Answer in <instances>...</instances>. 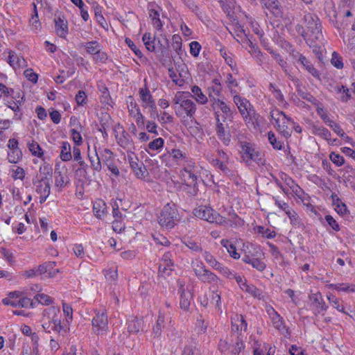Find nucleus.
Returning a JSON list of instances; mask_svg holds the SVG:
<instances>
[{
  "mask_svg": "<svg viewBox=\"0 0 355 355\" xmlns=\"http://www.w3.org/2000/svg\"><path fill=\"white\" fill-rule=\"evenodd\" d=\"M40 322L45 332H53L58 337H64L69 331L65 324H61V314L58 307L51 306L44 309Z\"/></svg>",
  "mask_w": 355,
  "mask_h": 355,
  "instance_id": "nucleus-1",
  "label": "nucleus"
},
{
  "mask_svg": "<svg viewBox=\"0 0 355 355\" xmlns=\"http://www.w3.org/2000/svg\"><path fill=\"white\" fill-rule=\"evenodd\" d=\"M191 94L189 92H177L173 98V107L175 110V114L181 116L184 112L191 120L194 119L196 111L195 103L189 98Z\"/></svg>",
  "mask_w": 355,
  "mask_h": 355,
  "instance_id": "nucleus-2",
  "label": "nucleus"
},
{
  "mask_svg": "<svg viewBox=\"0 0 355 355\" xmlns=\"http://www.w3.org/2000/svg\"><path fill=\"white\" fill-rule=\"evenodd\" d=\"M178 211L173 203H167L162 209L159 216L158 223L166 229H171L178 218Z\"/></svg>",
  "mask_w": 355,
  "mask_h": 355,
  "instance_id": "nucleus-3",
  "label": "nucleus"
},
{
  "mask_svg": "<svg viewBox=\"0 0 355 355\" xmlns=\"http://www.w3.org/2000/svg\"><path fill=\"white\" fill-rule=\"evenodd\" d=\"M233 120L219 119L218 114H216V133L218 138L225 146H229L231 142V128Z\"/></svg>",
  "mask_w": 355,
  "mask_h": 355,
  "instance_id": "nucleus-4",
  "label": "nucleus"
},
{
  "mask_svg": "<svg viewBox=\"0 0 355 355\" xmlns=\"http://www.w3.org/2000/svg\"><path fill=\"white\" fill-rule=\"evenodd\" d=\"M194 214L198 218L207 220L209 223H215L218 225H223L226 222L224 217L220 216L212 208L207 206H200L194 210Z\"/></svg>",
  "mask_w": 355,
  "mask_h": 355,
  "instance_id": "nucleus-5",
  "label": "nucleus"
},
{
  "mask_svg": "<svg viewBox=\"0 0 355 355\" xmlns=\"http://www.w3.org/2000/svg\"><path fill=\"white\" fill-rule=\"evenodd\" d=\"M234 103L236 105L238 110L243 116L246 123H250L253 118L255 119L256 114L254 110L252 108L250 102L244 98H242L238 94H234L233 96Z\"/></svg>",
  "mask_w": 355,
  "mask_h": 355,
  "instance_id": "nucleus-6",
  "label": "nucleus"
},
{
  "mask_svg": "<svg viewBox=\"0 0 355 355\" xmlns=\"http://www.w3.org/2000/svg\"><path fill=\"white\" fill-rule=\"evenodd\" d=\"M270 117L275 122L277 130L285 137L291 136V132L288 128V122L291 119L287 117L285 113L279 110H272L270 112Z\"/></svg>",
  "mask_w": 355,
  "mask_h": 355,
  "instance_id": "nucleus-7",
  "label": "nucleus"
},
{
  "mask_svg": "<svg viewBox=\"0 0 355 355\" xmlns=\"http://www.w3.org/2000/svg\"><path fill=\"white\" fill-rule=\"evenodd\" d=\"M209 96L213 97L211 107L214 111L215 119H216V114H218L219 119L232 120L233 119V112H232L229 105H227L223 101L216 98L211 93Z\"/></svg>",
  "mask_w": 355,
  "mask_h": 355,
  "instance_id": "nucleus-8",
  "label": "nucleus"
},
{
  "mask_svg": "<svg viewBox=\"0 0 355 355\" xmlns=\"http://www.w3.org/2000/svg\"><path fill=\"white\" fill-rule=\"evenodd\" d=\"M241 148L242 157L246 164H250L252 162H255L258 164H263V160L261 154L247 142H240Z\"/></svg>",
  "mask_w": 355,
  "mask_h": 355,
  "instance_id": "nucleus-9",
  "label": "nucleus"
},
{
  "mask_svg": "<svg viewBox=\"0 0 355 355\" xmlns=\"http://www.w3.org/2000/svg\"><path fill=\"white\" fill-rule=\"evenodd\" d=\"M128 159L131 169L138 179L142 180L148 175V172L146 168V166L143 162H139V159L135 153L132 152L128 153Z\"/></svg>",
  "mask_w": 355,
  "mask_h": 355,
  "instance_id": "nucleus-10",
  "label": "nucleus"
},
{
  "mask_svg": "<svg viewBox=\"0 0 355 355\" xmlns=\"http://www.w3.org/2000/svg\"><path fill=\"white\" fill-rule=\"evenodd\" d=\"M304 20L308 30L311 33L315 40H319L322 37L321 24L320 19L315 15L308 13L304 16Z\"/></svg>",
  "mask_w": 355,
  "mask_h": 355,
  "instance_id": "nucleus-11",
  "label": "nucleus"
},
{
  "mask_svg": "<svg viewBox=\"0 0 355 355\" xmlns=\"http://www.w3.org/2000/svg\"><path fill=\"white\" fill-rule=\"evenodd\" d=\"M92 328L95 334L103 335L108 330V320L105 312L97 311L92 320Z\"/></svg>",
  "mask_w": 355,
  "mask_h": 355,
  "instance_id": "nucleus-12",
  "label": "nucleus"
},
{
  "mask_svg": "<svg viewBox=\"0 0 355 355\" xmlns=\"http://www.w3.org/2000/svg\"><path fill=\"white\" fill-rule=\"evenodd\" d=\"M180 177L182 182L187 187L191 188L190 191L193 195L197 193V176L191 171L188 169H184L180 171Z\"/></svg>",
  "mask_w": 355,
  "mask_h": 355,
  "instance_id": "nucleus-13",
  "label": "nucleus"
},
{
  "mask_svg": "<svg viewBox=\"0 0 355 355\" xmlns=\"http://www.w3.org/2000/svg\"><path fill=\"white\" fill-rule=\"evenodd\" d=\"M291 80L295 85L297 92L302 98L310 102L311 104L314 105H318V101L312 94H311V93H309L307 91H304L300 88L301 83L298 78L292 77Z\"/></svg>",
  "mask_w": 355,
  "mask_h": 355,
  "instance_id": "nucleus-14",
  "label": "nucleus"
},
{
  "mask_svg": "<svg viewBox=\"0 0 355 355\" xmlns=\"http://www.w3.org/2000/svg\"><path fill=\"white\" fill-rule=\"evenodd\" d=\"M179 285V293H180V305L182 309L187 311L190 306L191 295L188 292H185L184 284L181 282H178Z\"/></svg>",
  "mask_w": 355,
  "mask_h": 355,
  "instance_id": "nucleus-15",
  "label": "nucleus"
},
{
  "mask_svg": "<svg viewBox=\"0 0 355 355\" xmlns=\"http://www.w3.org/2000/svg\"><path fill=\"white\" fill-rule=\"evenodd\" d=\"M139 95L144 107H148L155 103L146 84L144 87L139 89Z\"/></svg>",
  "mask_w": 355,
  "mask_h": 355,
  "instance_id": "nucleus-16",
  "label": "nucleus"
},
{
  "mask_svg": "<svg viewBox=\"0 0 355 355\" xmlns=\"http://www.w3.org/2000/svg\"><path fill=\"white\" fill-rule=\"evenodd\" d=\"M55 32L57 35L64 38L68 33V23L67 21L61 17L55 19Z\"/></svg>",
  "mask_w": 355,
  "mask_h": 355,
  "instance_id": "nucleus-17",
  "label": "nucleus"
},
{
  "mask_svg": "<svg viewBox=\"0 0 355 355\" xmlns=\"http://www.w3.org/2000/svg\"><path fill=\"white\" fill-rule=\"evenodd\" d=\"M310 300L312 302V304L314 308L318 311V313L320 311H325L327 309V306L322 299V295L320 293H313L309 296Z\"/></svg>",
  "mask_w": 355,
  "mask_h": 355,
  "instance_id": "nucleus-18",
  "label": "nucleus"
},
{
  "mask_svg": "<svg viewBox=\"0 0 355 355\" xmlns=\"http://www.w3.org/2000/svg\"><path fill=\"white\" fill-rule=\"evenodd\" d=\"M2 302L5 305H10L13 307L19 306V307L24 308V307L28 306V305L30 302V298L26 297H21L19 300H17V299L11 300L10 298H4V299H3Z\"/></svg>",
  "mask_w": 355,
  "mask_h": 355,
  "instance_id": "nucleus-19",
  "label": "nucleus"
},
{
  "mask_svg": "<svg viewBox=\"0 0 355 355\" xmlns=\"http://www.w3.org/2000/svg\"><path fill=\"white\" fill-rule=\"evenodd\" d=\"M60 157L63 162H67L71 159L72 154L71 150V146L69 142L62 141L61 143V151Z\"/></svg>",
  "mask_w": 355,
  "mask_h": 355,
  "instance_id": "nucleus-20",
  "label": "nucleus"
},
{
  "mask_svg": "<svg viewBox=\"0 0 355 355\" xmlns=\"http://www.w3.org/2000/svg\"><path fill=\"white\" fill-rule=\"evenodd\" d=\"M242 290L254 297L261 299L263 297L262 291L252 284H243Z\"/></svg>",
  "mask_w": 355,
  "mask_h": 355,
  "instance_id": "nucleus-21",
  "label": "nucleus"
},
{
  "mask_svg": "<svg viewBox=\"0 0 355 355\" xmlns=\"http://www.w3.org/2000/svg\"><path fill=\"white\" fill-rule=\"evenodd\" d=\"M73 159L76 162H78V164L80 166V168L77 169L76 172L81 171H86V168L87 167V164L84 162L80 150L78 147H73Z\"/></svg>",
  "mask_w": 355,
  "mask_h": 355,
  "instance_id": "nucleus-22",
  "label": "nucleus"
},
{
  "mask_svg": "<svg viewBox=\"0 0 355 355\" xmlns=\"http://www.w3.org/2000/svg\"><path fill=\"white\" fill-rule=\"evenodd\" d=\"M198 279L204 283H216L218 280V277L211 271L207 269L205 272L198 277Z\"/></svg>",
  "mask_w": 355,
  "mask_h": 355,
  "instance_id": "nucleus-23",
  "label": "nucleus"
},
{
  "mask_svg": "<svg viewBox=\"0 0 355 355\" xmlns=\"http://www.w3.org/2000/svg\"><path fill=\"white\" fill-rule=\"evenodd\" d=\"M192 95L190 96H193L197 102L200 104H205L207 102V96L202 92L201 89L197 86L194 85L191 87Z\"/></svg>",
  "mask_w": 355,
  "mask_h": 355,
  "instance_id": "nucleus-24",
  "label": "nucleus"
},
{
  "mask_svg": "<svg viewBox=\"0 0 355 355\" xmlns=\"http://www.w3.org/2000/svg\"><path fill=\"white\" fill-rule=\"evenodd\" d=\"M311 130L313 134L318 135L327 141L330 140L331 132L324 127L318 126L313 124L312 125Z\"/></svg>",
  "mask_w": 355,
  "mask_h": 355,
  "instance_id": "nucleus-25",
  "label": "nucleus"
},
{
  "mask_svg": "<svg viewBox=\"0 0 355 355\" xmlns=\"http://www.w3.org/2000/svg\"><path fill=\"white\" fill-rule=\"evenodd\" d=\"M142 322L140 319L132 317L128 320V329L130 333L136 334L139 332V329L141 328Z\"/></svg>",
  "mask_w": 355,
  "mask_h": 355,
  "instance_id": "nucleus-26",
  "label": "nucleus"
},
{
  "mask_svg": "<svg viewBox=\"0 0 355 355\" xmlns=\"http://www.w3.org/2000/svg\"><path fill=\"white\" fill-rule=\"evenodd\" d=\"M300 62L301 64L314 77H319L318 71L313 67L309 60L305 56L300 57Z\"/></svg>",
  "mask_w": 355,
  "mask_h": 355,
  "instance_id": "nucleus-27",
  "label": "nucleus"
},
{
  "mask_svg": "<svg viewBox=\"0 0 355 355\" xmlns=\"http://www.w3.org/2000/svg\"><path fill=\"white\" fill-rule=\"evenodd\" d=\"M270 319L275 328L282 331L283 334H284V331H285L286 334H288V329L284 324L283 318L279 313L272 315Z\"/></svg>",
  "mask_w": 355,
  "mask_h": 355,
  "instance_id": "nucleus-28",
  "label": "nucleus"
},
{
  "mask_svg": "<svg viewBox=\"0 0 355 355\" xmlns=\"http://www.w3.org/2000/svg\"><path fill=\"white\" fill-rule=\"evenodd\" d=\"M244 347L245 346L242 338L237 334L234 340V343L230 345V354L232 355H239L241 351L244 349Z\"/></svg>",
  "mask_w": 355,
  "mask_h": 355,
  "instance_id": "nucleus-29",
  "label": "nucleus"
},
{
  "mask_svg": "<svg viewBox=\"0 0 355 355\" xmlns=\"http://www.w3.org/2000/svg\"><path fill=\"white\" fill-rule=\"evenodd\" d=\"M36 191L39 194L49 196L50 194V184L46 180H42L37 182Z\"/></svg>",
  "mask_w": 355,
  "mask_h": 355,
  "instance_id": "nucleus-30",
  "label": "nucleus"
},
{
  "mask_svg": "<svg viewBox=\"0 0 355 355\" xmlns=\"http://www.w3.org/2000/svg\"><path fill=\"white\" fill-rule=\"evenodd\" d=\"M164 326V315L159 312L155 325L153 327V332L155 337H159L162 334V329Z\"/></svg>",
  "mask_w": 355,
  "mask_h": 355,
  "instance_id": "nucleus-31",
  "label": "nucleus"
},
{
  "mask_svg": "<svg viewBox=\"0 0 355 355\" xmlns=\"http://www.w3.org/2000/svg\"><path fill=\"white\" fill-rule=\"evenodd\" d=\"M221 245L226 248L229 254L234 259H239L240 254L236 252V247L228 240H222Z\"/></svg>",
  "mask_w": 355,
  "mask_h": 355,
  "instance_id": "nucleus-32",
  "label": "nucleus"
},
{
  "mask_svg": "<svg viewBox=\"0 0 355 355\" xmlns=\"http://www.w3.org/2000/svg\"><path fill=\"white\" fill-rule=\"evenodd\" d=\"M329 286V288L337 290L338 291L355 293V284H331Z\"/></svg>",
  "mask_w": 355,
  "mask_h": 355,
  "instance_id": "nucleus-33",
  "label": "nucleus"
},
{
  "mask_svg": "<svg viewBox=\"0 0 355 355\" xmlns=\"http://www.w3.org/2000/svg\"><path fill=\"white\" fill-rule=\"evenodd\" d=\"M264 6L274 14L279 12V2L277 0H260Z\"/></svg>",
  "mask_w": 355,
  "mask_h": 355,
  "instance_id": "nucleus-34",
  "label": "nucleus"
},
{
  "mask_svg": "<svg viewBox=\"0 0 355 355\" xmlns=\"http://www.w3.org/2000/svg\"><path fill=\"white\" fill-rule=\"evenodd\" d=\"M69 180L67 176H64L61 171H55V184L57 187H63Z\"/></svg>",
  "mask_w": 355,
  "mask_h": 355,
  "instance_id": "nucleus-35",
  "label": "nucleus"
},
{
  "mask_svg": "<svg viewBox=\"0 0 355 355\" xmlns=\"http://www.w3.org/2000/svg\"><path fill=\"white\" fill-rule=\"evenodd\" d=\"M94 156H95V157L93 156H91L89 154H88V157L90 161V163H91V166L94 170H95L96 171H100L101 170L102 166H101L100 157L96 152V148H95Z\"/></svg>",
  "mask_w": 355,
  "mask_h": 355,
  "instance_id": "nucleus-36",
  "label": "nucleus"
},
{
  "mask_svg": "<svg viewBox=\"0 0 355 355\" xmlns=\"http://www.w3.org/2000/svg\"><path fill=\"white\" fill-rule=\"evenodd\" d=\"M228 89L231 94L234 95L236 94V91L235 90V87H238V82L235 78H233L232 73H227L225 81Z\"/></svg>",
  "mask_w": 355,
  "mask_h": 355,
  "instance_id": "nucleus-37",
  "label": "nucleus"
},
{
  "mask_svg": "<svg viewBox=\"0 0 355 355\" xmlns=\"http://www.w3.org/2000/svg\"><path fill=\"white\" fill-rule=\"evenodd\" d=\"M149 16L153 21V24L154 27H155L157 29H161L162 27V23L159 19V12L154 9H151L150 10L149 12Z\"/></svg>",
  "mask_w": 355,
  "mask_h": 355,
  "instance_id": "nucleus-38",
  "label": "nucleus"
},
{
  "mask_svg": "<svg viewBox=\"0 0 355 355\" xmlns=\"http://www.w3.org/2000/svg\"><path fill=\"white\" fill-rule=\"evenodd\" d=\"M83 46L85 47L87 52L93 55L98 50H101L100 44L96 41L87 42Z\"/></svg>",
  "mask_w": 355,
  "mask_h": 355,
  "instance_id": "nucleus-39",
  "label": "nucleus"
},
{
  "mask_svg": "<svg viewBox=\"0 0 355 355\" xmlns=\"http://www.w3.org/2000/svg\"><path fill=\"white\" fill-rule=\"evenodd\" d=\"M210 162L214 166L220 169L223 173H227L230 171L227 166V162H223V160H220L219 159L214 158H212L211 160H210Z\"/></svg>",
  "mask_w": 355,
  "mask_h": 355,
  "instance_id": "nucleus-40",
  "label": "nucleus"
},
{
  "mask_svg": "<svg viewBox=\"0 0 355 355\" xmlns=\"http://www.w3.org/2000/svg\"><path fill=\"white\" fill-rule=\"evenodd\" d=\"M34 299L43 305H49L53 303V300L48 295L39 293L35 295Z\"/></svg>",
  "mask_w": 355,
  "mask_h": 355,
  "instance_id": "nucleus-41",
  "label": "nucleus"
},
{
  "mask_svg": "<svg viewBox=\"0 0 355 355\" xmlns=\"http://www.w3.org/2000/svg\"><path fill=\"white\" fill-rule=\"evenodd\" d=\"M203 258L205 261L214 270L217 266H219V262L215 259V257L209 252L205 251L203 253Z\"/></svg>",
  "mask_w": 355,
  "mask_h": 355,
  "instance_id": "nucleus-42",
  "label": "nucleus"
},
{
  "mask_svg": "<svg viewBox=\"0 0 355 355\" xmlns=\"http://www.w3.org/2000/svg\"><path fill=\"white\" fill-rule=\"evenodd\" d=\"M268 138L270 144L275 149L281 150L282 148V143L277 139L276 136L273 132L270 131L268 133Z\"/></svg>",
  "mask_w": 355,
  "mask_h": 355,
  "instance_id": "nucleus-43",
  "label": "nucleus"
},
{
  "mask_svg": "<svg viewBox=\"0 0 355 355\" xmlns=\"http://www.w3.org/2000/svg\"><path fill=\"white\" fill-rule=\"evenodd\" d=\"M103 162L105 165L114 162V156L112 152L107 148H105L101 153Z\"/></svg>",
  "mask_w": 355,
  "mask_h": 355,
  "instance_id": "nucleus-44",
  "label": "nucleus"
},
{
  "mask_svg": "<svg viewBox=\"0 0 355 355\" xmlns=\"http://www.w3.org/2000/svg\"><path fill=\"white\" fill-rule=\"evenodd\" d=\"M193 270L196 276L198 277L207 270L204 263L201 261L192 262L191 263Z\"/></svg>",
  "mask_w": 355,
  "mask_h": 355,
  "instance_id": "nucleus-45",
  "label": "nucleus"
},
{
  "mask_svg": "<svg viewBox=\"0 0 355 355\" xmlns=\"http://www.w3.org/2000/svg\"><path fill=\"white\" fill-rule=\"evenodd\" d=\"M28 149L35 156L41 157L43 155L42 149L37 142L33 141L32 143L28 144Z\"/></svg>",
  "mask_w": 355,
  "mask_h": 355,
  "instance_id": "nucleus-46",
  "label": "nucleus"
},
{
  "mask_svg": "<svg viewBox=\"0 0 355 355\" xmlns=\"http://www.w3.org/2000/svg\"><path fill=\"white\" fill-rule=\"evenodd\" d=\"M172 267L173 266L171 265L160 263L159 266V274L164 277L169 276L173 270Z\"/></svg>",
  "mask_w": 355,
  "mask_h": 355,
  "instance_id": "nucleus-47",
  "label": "nucleus"
},
{
  "mask_svg": "<svg viewBox=\"0 0 355 355\" xmlns=\"http://www.w3.org/2000/svg\"><path fill=\"white\" fill-rule=\"evenodd\" d=\"M22 156L21 151L19 149H15L8 154V159L10 163H17Z\"/></svg>",
  "mask_w": 355,
  "mask_h": 355,
  "instance_id": "nucleus-48",
  "label": "nucleus"
},
{
  "mask_svg": "<svg viewBox=\"0 0 355 355\" xmlns=\"http://www.w3.org/2000/svg\"><path fill=\"white\" fill-rule=\"evenodd\" d=\"M338 93L340 94V100L343 102L348 101L351 98V94L347 87L342 85L340 87L338 88Z\"/></svg>",
  "mask_w": 355,
  "mask_h": 355,
  "instance_id": "nucleus-49",
  "label": "nucleus"
},
{
  "mask_svg": "<svg viewBox=\"0 0 355 355\" xmlns=\"http://www.w3.org/2000/svg\"><path fill=\"white\" fill-rule=\"evenodd\" d=\"M270 54L272 55L273 58L277 62L279 66L285 71H287V62L284 60V58L277 52L273 50L270 51Z\"/></svg>",
  "mask_w": 355,
  "mask_h": 355,
  "instance_id": "nucleus-50",
  "label": "nucleus"
},
{
  "mask_svg": "<svg viewBox=\"0 0 355 355\" xmlns=\"http://www.w3.org/2000/svg\"><path fill=\"white\" fill-rule=\"evenodd\" d=\"M327 298L335 309H336L340 312L345 313L343 306L339 304V300L336 296L329 294L327 295Z\"/></svg>",
  "mask_w": 355,
  "mask_h": 355,
  "instance_id": "nucleus-51",
  "label": "nucleus"
},
{
  "mask_svg": "<svg viewBox=\"0 0 355 355\" xmlns=\"http://www.w3.org/2000/svg\"><path fill=\"white\" fill-rule=\"evenodd\" d=\"M211 303L213 304L216 309L220 313H222L221 307H220V295L217 292L213 291L211 295Z\"/></svg>",
  "mask_w": 355,
  "mask_h": 355,
  "instance_id": "nucleus-52",
  "label": "nucleus"
},
{
  "mask_svg": "<svg viewBox=\"0 0 355 355\" xmlns=\"http://www.w3.org/2000/svg\"><path fill=\"white\" fill-rule=\"evenodd\" d=\"M338 136H340L342 138L349 139V137L346 135V134L344 132L343 129L340 128V126L335 123L334 121L332 123H331L329 125Z\"/></svg>",
  "mask_w": 355,
  "mask_h": 355,
  "instance_id": "nucleus-53",
  "label": "nucleus"
},
{
  "mask_svg": "<svg viewBox=\"0 0 355 355\" xmlns=\"http://www.w3.org/2000/svg\"><path fill=\"white\" fill-rule=\"evenodd\" d=\"M331 62L337 69H343V63L342 58L340 56H339V55L336 52H334L332 53Z\"/></svg>",
  "mask_w": 355,
  "mask_h": 355,
  "instance_id": "nucleus-54",
  "label": "nucleus"
},
{
  "mask_svg": "<svg viewBox=\"0 0 355 355\" xmlns=\"http://www.w3.org/2000/svg\"><path fill=\"white\" fill-rule=\"evenodd\" d=\"M233 320H234V321H236L237 323L239 324V331H245L247 330L248 324H247V322H245V320H244L243 315L236 314L234 315V317H233Z\"/></svg>",
  "mask_w": 355,
  "mask_h": 355,
  "instance_id": "nucleus-55",
  "label": "nucleus"
},
{
  "mask_svg": "<svg viewBox=\"0 0 355 355\" xmlns=\"http://www.w3.org/2000/svg\"><path fill=\"white\" fill-rule=\"evenodd\" d=\"M163 145L164 139L161 137H159L150 142L148 146L149 149L155 150L162 148Z\"/></svg>",
  "mask_w": 355,
  "mask_h": 355,
  "instance_id": "nucleus-56",
  "label": "nucleus"
},
{
  "mask_svg": "<svg viewBox=\"0 0 355 355\" xmlns=\"http://www.w3.org/2000/svg\"><path fill=\"white\" fill-rule=\"evenodd\" d=\"M330 159L338 166H340L345 163L344 157L336 153H331L330 154Z\"/></svg>",
  "mask_w": 355,
  "mask_h": 355,
  "instance_id": "nucleus-57",
  "label": "nucleus"
},
{
  "mask_svg": "<svg viewBox=\"0 0 355 355\" xmlns=\"http://www.w3.org/2000/svg\"><path fill=\"white\" fill-rule=\"evenodd\" d=\"M258 232L267 239H272L276 235L275 231H272L268 228H264L262 226L258 227Z\"/></svg>",
  "mask_w": 355,
  "mask_h": 355,
  "instance_id": "nucleus-58",
  "label": "nucleus"
},
{
  "mask_svg": "<svg viewBox=\"0 0 355 355\" xmlns=\"http://www.w3.org/2000/svg\"><path fill=\"white\" fill-rule=\"evenodd\" d=\"M128 112L131 116H135L140 111V109L137 103L131 99L130 103L128 105Z\"/></svg>",
  "mask_w": 355,
  "mask_h": 355,
  "instance_id": "nucleus-59",
  "label": "nucleus"
},
{
  "mask_svg": "<svg viewBox=\"0 0 355 355\" xmlns=\"http://www.w3.org/2000/svg\"><path fill=\"white\" fill-rule=\"evenodd\" d=\"M119 144L123 147V148H130L132 146V141L128 136L123 135L120 137L119 141Z\"/></svg>",
  "mask_w": 355,
  "mask_h": 355,
  "instance_id": "nucleus-60",
  "label": "nucleus"
},
{
  "mask_svg": "<svg viewBox=\"0 0 355 355\" xmlns=\"http://www.w3.org/2000/svg\"><path fill=\"white\" fill-rule=\"evenodd\" d=\"M270 91L273 94L275 98L279 102L283 103L285 101L283 94L281 90L276 88L272 84L270 85Z\"/></svg>",
  "mask_w": 355,
  "mask_h": 355,
  "instance_id": "nucleus-61",
  "label": "nucleus"
},
{
  "mask_svg": "<svg viewBox=\"0 0 355 355\" xmlns=\"http://www.w3.org/2000/svg\"><path fill=\"white\" fill-rule=\"evenodd\" d=\"M316 111L318 114L327 125H329V124L333 122V120L329 117L327 113L323 110V108L318 107Z\"/></svg>",
  "mask_w": 355,
  "mask_h": 355,
  "instance_id": "nucleus-62",
  "label": "nucleus"
},
{
  "mask_svg": "<svg viewBox=\"0 0 355 355\" xmlns=\"http://www.w3.org/2000/svg\"><path fill=\"white\" fill-rule=\"evenodd\" d=\"M24 74L25 77L33 83H36L37 82L38 76L37 73L33 72L32 69H27L24 71Z\"/></svg>",
  "mask_w": 355,
  "mask_h": 355,
  "instance_id": "nucleus-63",
  "label": "nucleus"
},
{
  "mask_svg": "<svg viewBox=\"0 0 355 355\" xmlns=\"http://www.w3.org/2000/svg\"><path fill=\"white\" fill-rule=\"evenodd\" d=\"M182 355H200L199 350L195 347L186 346L182 352Z\"/></svg>",
  "mask_w": 355,
  "mask_h": 355,
  "instance_id": "nucleus-64",
  "label": "nucleus"
}]
</instances>
